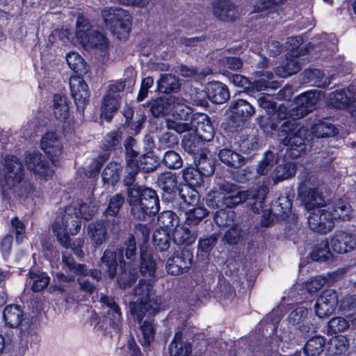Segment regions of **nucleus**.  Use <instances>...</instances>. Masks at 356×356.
Here are the masks:
<instances>
[{"mask_svg":"<svg viewBox=\"0 0 356 356\" xmlns=\"http://www.w3.org/2000/svg\"><path fill=\"white\" fill-rule=\"evenodd\" d=\"M338 133L335 127L327 122H319L314 124L312 131L300 124L296 121L289 120L284 122L280 127L277 132V139L281 144L289 146L291 149L296 150L299 156L300 153L305 152L312 135L317 138L331 137Z\"/></svg>","mask_w":356,"mask_h":356,"instance_id":"1","label":"nucleus"},{"mask_svg":"<svg viewBox=\"0 0 356 356\" xmlns=\"http://www.w3.org/2000/svg\"><path fill=\"white\" fill-rule=\"evenodd\" d=\"M3 170L4 175L0 179L3 198H10L12 194L23 197L35 190L30 181L24 180V167L17 156H7Z\"/></svg>","mask_w":356,"mask_h":356,"instance_id":"2","label":"nucleus"},{"mask_svg":"<svg viewBox=\"0 0 356 356\" xmlns=\"http://www.w3.org/2000/svg\"><path fill=\"white\" fill-rule=\"evenodd\" d=\"M81 220L75 207H66L52 225V229L59 243L64 248L71 247L68 234L76 235L80 230Z\"/></svg>","mask_w":356,"mask_h":356,"instance_id":"3","label":"nucleus"},{"mask_svg":"<svg viewBox=\"0 0 356 356\" xmlns=\"http://www.w3.org/2000/svg\"><path fill=\"white\" fill-rule=\"evenodd\" d=\"M134 296L138 297V299L131 307V314L139 323L147 313L152 315L159 310L160 300L154 299L153 286L149 281L140 280L134 289Z\"/></svg>","mask_w":356,"mask_h":356,"instance_id":"4","label":"nucleus"},{"mask_svg":"<svg viewBox=\"0 0 356 356\" xmlns=\"http://www.w3.org/2000/svg\"><path fill=\"white\" fill-rule=\"evenodd\" d=\"M76 37L86 49L99 48L102 51L108 47V39L101 33L90 29V24L82 17L76 20Z\"/></svg>","mask_w":356,"mask_h":356,"instance_id":"5","label":"nucleus"},{"mask_svg":"<svg viewBox=\"0 0 356 356\" xmlns=\"http://www.w3.org/2000/svg\"><path fill=\"white\" fill-rule=\"evenodd\" d=\"M193 261V254L192 251L187 248H184L176 251L168 258L165 266L166 270L168 274L172 275L184 274L192 267Z\"/></svg>","mask_w":356,"mask_h":356,"instance_id":"6","label":"nucleus"},{"mask_svg":"<svg viewBox=\"0 0 356 356\" xmlns=\"http://www.w3.org/2000/svg\"><path fill=\"white\" fill-rule=\"evenodd\" d=\"M25 162L28 169L40 178L47 179L54 174L49 161L40 152L28 153Z\"/></svg>","mask_w":356,"mask_h":356,"instance_id":"7","label":"nucleus"},{"mask_svg":"<svg viewBox=\"0 0 356 356\" xmlns=\"http://www.w3.org/2000/svg\"><path fill=\"white\" fill-rule=\"evenodd\" d=\"M307 219L310 229L318 233L326 234L334 227L332 213L324 209L313 210L309 213Z\"/></svg>","mask_w":356,"mask_h":356,"instance_id":"8","label":"nucleus"},{"mask_svg":"<svg viewBox=\"0 0 356 356\" xmlns=\"http://www.w3.org/2000/svg\"><path fill=\"white\" fill-rule=\"evenodd\" d=\"M131 15L122 8L113 9V35L119 40H126L131 30Z\"/></svg>","mask_w":356,"mask_h":356,"instance_id":"9","label":"nucleus"},{"mask_svg":"<svg viewBox=\"0 0 356 356\" xmlns=\"http://www.w3.org/2000/svg\"><path fill=\"white\" fill-rule=\"evenodd\" d=\"M338 305V296L334 290L323 291L317 298L315 304V312L321 318L330 316Z\"/></svg>","mask_w":356,"mask_h":356,"instance_id":"10","label":"nucleus"},{"mask_svg":"<svg viewBox=\"0 0 356 356\" xmlns=\"http://www.w3.org/2000/svg\"><path fill=\"white\" fill-rule=\"evenodd\" d=\"M211 5L213 15L220 21L231 22L239 16L238 8L230 0H212Z\"/></svg>","mask_w":356,"mask_h":356,"instance_id":"11","label":"nucleus"},{"mask_svg":"<svg viewBox=\"0 0 356 356\" xmlns=\"http://www.w3.org/2000/svg\"><path fill=\"white\" fill-rule=\"evenodd\" d=\"M244 194L238 196L222 197L217 191H212L208 194L206 199V204L210 209L217 211L224 210L226 208H232L244 202Z\"/></svg>","mask_w":356,"mask_h":356,"instance_id":"12","label":"nucleus"},{"mask_svg":"<svg viewBox=\"0 0 356 356\" xmlns=\"http://www.w3.org/2000/svg\"><path fill=\"white\" fill-rule=\"evenodd\" d=\"M298 195L301 204L308 211L321 208L325 204L324 197L316 188L299 186Z\"/></svg>","mask_w":356,"mask_h":356,"instance_id":"13","label":"nucleus"},{"mask_svg":"<svg viewBox=\"0 0 356 356\" xmlns=\"http://www.w3.org/2000/svg\"><path fill=\"white\" fill-rule=\"evenodd\" d=\"M116 264L115 272L120 274L117 278V283L119 287L122 289H125L130 287L137 279V275L135 273L131 270L127 271L125 269L126 264L124 261L123 250L119 249L115 254V259H113V266Z\"/></svg>","mask_w":356,"mask_h":356,"instance_id":"14","label":"nucleus"},{"mask_svg":"<svg viewBox=\"0 0 356 356\" xmlns=\"http://www.w3.org/2000/svg\"><path fill=\"white\" fill-rule=\"evenodd\" d=\"M319 100V92L310 90L301 94L296 99V108L293 109V115L298 118L305 117L312 112Z\"/></svg>","mask_w":356,"mask_h":356,"instance_id":"15","label":"nucleus"},{"mask_svg":"<svg viewBox=\"0 0 356 356\" xmlns=\"http://www.w3.org/2000/svg\"><path fill=\"white\" fill-rule=\"evenodd\" d=\"M156 184L163 191V197L167 201L175 199L180 188L178 186L177 176L171 172L160 173L157 177Z\"/></svg>","mask_w":356,"mask_h":356,"instance_id":"16","label":"nucleus"},{"mask_svg":"<svg viewBox=\"0 0 356 356\" xmlns=\"http://www.w3.org/2000/svg\"><path fill=\"white\" fill-rule=\"evenodd\" d=\"M82 75L72 76L70 79L71 95L79 108H83L88 102L90 93Z\"/></svg>","mask_w":356,"mask_h":356,"instance_id":"17","label":"nucleus"},{"mask_svg":"<svg viewBox=\"0 0 356 356\" xmlns=\"http://www.w3.org/2000/svg\"><path fill=\"white\" fill-rule=\"evenodd\" d=\"M193 128L195 127V135L202 140L211 141L213 140L215 131L209 118L204 113L195 114L192 118Z\"/></svg>","mask_w":356,"mask_h":356,"instance_id":"18","label":"nucleus"},{"mask_svg":"<svg viewBox=\"0 0 356 356\" xmlns=\"http://www.w3.org/2000/svg\"><path fill=\"white\" fill-rule=\"evenodd\" d=\"M42 149L49 156L52 164L56 163V159L62 152V145L58 135L55 132H47L40 141Z\"/></svg>","mask_w":356,"mask_h":356,"instance_id":"19","label":"nucleus"},{"mask_svg":"<svg viewBox=\"0 0 356 356\" xmlns=\"http://www.w3.org/2000/svg\"><path fill=\"white\" fill-rule=\"evenodd\" d=\"M330 245L334 252L346 253L356 247V238L350 234L339 232L331 239Z\"/></svg>","mask_w":356,"mask_h":356,"instance_id":"20","label":"nucleus"},{"mask_svg":"<svg viewBox=\"0 0 356 356\" xmlns=\"http://www.w3.org/2000/svg\"><path fill=\"white\" fill-rule=\"evenodd\" d=\"M218 157L224 165L233 169L241 168L248 161L247 158L227 146L218 151Z\"/></svg>","mask_w":356,"mask_h":356,"instance_id":"21","label":"nucleus"},{"mask_svg":"<svg viewBox=\"0 0 356 356\" xmlns=\"http://www.w3.org/2000/svg\"><path fill=\"white\" fill-rule=\"evenodd\" d=\"M207 96L213 102L221 104L229 99V92L227 87L218 81H213L207 86Z\"/></svg>","mask_w":356,"mask_h":356,"instance_id":"22","label":"nucleus"},{"mask_svg":"<svg viewBox=\"0 0 356 356\" xmlns=\"http://www.w3.org/2000/svg\"><path fill=\"white\" fill-rule=\"evenodd\" d=\"M139 202L145 208L149 216L156 214L160 209L159 199L156 191L151 188H144L142 190V197Z\"/></svg>","mask_w":356,"mask_h":356,"instance_id":"23","label":"nucleus"},{"mask_svg":"<svg viewBox=\"0 0 356 356\" xmlns=\"http://www.w3.org/2000/svg\"><path fill=\"white\" fill-rule=\"evenodd\" d=\"M174 96L169 97H159L148 102L147 106L154 118H163L171 113V104L173 102Z\"/></svg>","mask_w":356,"mask_h":356,"instance_id":"24","label":"nucleus"},{"mask_svg":"<svg viewBox=\"0 0 356 356\" xmlns=\"http://www.w3.org/2000/svg\"><path fill=\"white\" fill-rule=\"evenodd\" d=\"M181 146L185 152L194 155V157L202 152L207 151L204 149V141L193 133H188L184 136Z\"/></svg>","mask_w":356,"mask_h":356,"instance_id":"25","label":"nucleus"},{"mask_svg":"<svg viewBox=\"0 0 356 356\" xmlns=\"http://www.w3.org/2000/svg\"><path fill=\"white\" fill-rule=\"evenodd\" d=\"M229 108L232 113H234V115H236L245 122L255 113V109L252 104L243 99L232 101L230 103Z\"/></svg>","mask_w":356,"mask_h":356,"instance_id":"26","label":"nucleus"},{"mask_svg":"<svg viewBox=\"0 0 356 356\" xmlns=\"http://www.w3.org/2000/svg\"><path fill=\"white\" fill-rule=\"evenodd\" d=\"M191 345L182 339V333L176 332L172 341L169 345L170 356H191Z\"/></svg>","mask_w":356,"mask_h":356,"instance_id":"27","label":"nucleus"},{"mask_svg":"<svg viewBox=\"0 0 356 356\" xmlns=\"http://www.w3.org/2000/svg\"><path fill=\"white\" fill-rule=\"evenodd\" d=\"M108 223L97 220L88 226V234L97 245L102 244L108 238L107 227Z\"/></svg>","mask_w":356,"mask_h":356,"instance_id":"28","label":"nucleus"},{"mask_svg":"<svg viewBox=\"0 0 356 356\" xmlns=\"http://www.w3.org/2000/svg\"><path fill=\"white\" fill-rule=\"evenodd\" d=\"M196 168L204 177L211 176L215 170V160L211 156H208V151L200 153L194 157Z\"/></svg>","mask_w":356,"mask_h":356,"instance_id":"29","label":"nucleus"},{"mask_svg":"<svg viewBox=\"0 0 356 356\" xmlns=\"http://www.w3.org/2000/svg\"><path fill=\"white\" fill-rule=\"evenodd\" d=\"M158 90L161 92H177L180 89L179 79L172 74H162L157 81Z\"/></svg>","mask_w":356,"mask_h":356,"instance_id":"30","label":"nucleus"},{"mask_svg":"<svg viewBox=\"0 0 356 356\" xmlns=\"http://www.w3.org/2000/svg\"><path fill=\"white\" fill-rule=\"evenodd\" d=\"M173 102L171 104V113L177 120L188 121L194 115L191 109L185 104L183 98L174 96Z\"/></svg>","mask_w":356,"mask_h":356,"instance_id":"31","label":"nucleus"},{"mask_svg":"<svg viewBox=\"0 0 356 356\" xmlns=\"http://www.w3.org/2000/svg\"><path fill=\"white\" fill-rule=\"evenodd\" d=\"M3 320L10 327H17L23 320V312L17 305H10L3 310Z\"/></svg>","mask_w":356,"mask_h":356,"instance_id":"32","label":"nucleus"},{"mask_svg":"<svg viewBox=\"0 0 356 356\" xmlns=\"http://www.w3.org/2000/svg\"><path fill=\"white\" fill-rule=\"evenodd\" d=\"M196 237L195 232L190 230L185 225L181 227H179V225L176 227L172 234L173 242L178 245H191L195 242Z\"/></svg>","mask_w":356,"mask_h":356,"instance_id":"33","label":"nucleus"},{"mask_svg":"<svg viewBox=\"0 0 356 356\" xmlns=\"http://www.w3.org/2000/svg\"><path fill=\"white\" fill-rule=\"evenodd\" d=\"M140 270L144 276H154L156 264L152 256L144 247L140 248Z\"/></svg>","mask_w":356,"mask_h":356,"instance_id":"34","label":"nucleus"},{"mask_svg":"<svg viewBox=\"0 0 356 356\" xmlns=\"http://www.w3.org/2000/svg\"><path fill=\"white\" fill-rule=\"evenodd\" d=\"M134 165L138 168L137 170L138 171L144 173H150L157 168L159 163L153 154L148 152L141 155L137 161L134 162Z\"/></svg>","mask_w":356,"mask_h":356,"instance_id":"35","label":"nucleus"},{"mask_svg":"<svg viewBox=\"0 0 356 356\" xmlns=\"http://www.w3.org/2000/svg\"><path fill=\"white\" fill-rule=\"evenodd\" d=\"M325 339L320 336L309 339L303 348L305 356H320L324 351Z\"/></svg>","mask_w":356,"mask_h":356,"instance_id":"36","label":"nucleus"},{"mask_svg":"<svg viewBox=\"0 0 356 356\" xmlns=\"http://www.w3.org/2000/svg\"><path fill=\"white\" fill-rule=\"evenodd\" d=\"M49 281V277L44 272L31 271L29 273V284L34 292H39L45 289Z\"/></svg>","mask_w":356,"mask_h":356,"instance_id":"37","label":"nucleus"},{"mask_svg":"<svg viewBox=\"0 0 356 356\" xmlns=\"http://www.w3.org/2000/svg\"><path fill=\"white\" fill-rule=\"evenodd\" d=\"M296 168L294 163H287L277 165L271 175L275 184L295 176Z\"/></svg>","mask_w":356,"mask_h":356,"instance_id":"38","label":"nucleus"},{"mask_svg":"<svg viewBox=\"0 0 356 356\" xmlns=\"http://www.w3.org/2000/svg\"><path fill=\"white\" fill-rule=\"evenodd\" d=\"M66 60L69 67L77 74L85 75L88 73V69L83 58L74 51L67 54Z\"/></svg>","mask_w":356,"mask_h":356,"instance_id":"39","label":"nucleus"},{"mask_svg":"<svg viewBox=\"0 0 356 356\" xmlns=\"http://www.w3.org/2000/svg\"><path fill=\"white\" fill-rule=\"evenodd\" d=\"M157 223L161 229H174L179 225V218L172 211H164L159 214Z\"/></svg>","mask_w":356,"mask_h":356,"instance_id":"40","label":"nucleus"},{"mask_svg":"<svg viewBox=\"0 0 356 356\" xmlns=\"http://www.w3.org/2000/svg\"><path fill=\"white\" fill-rule=\"evenodd\" d=\"M177 195L181 201L180 204L182 202L188 206H195L198 203L199 193L193 188L183 186L180 187Z\"/></svg>","mask_w":356,"mask_h":356,"instance_id":"41","label":"nucleus"},{"mask_svg":"<svg viewBox=\"0 0 356 356\" xmlns=\"http://www.w3.org/2000/svg\"><path fill=\"white\" fill-rule=\"evenodd\" d=\"M69 113V106L66 97L60 95L54 96V114L59 120H65Z\"/></svg>","mask_w":356,"mask_h":356,"instance_id":"42","label":"nucleus"},{"mask_svg":"<svg viewBox=\"0 0 356 356\" xmlns=\"http://www.w3.org/2000/svg\"><path fill=\"white\" fill-rule=\"evenodd\" d=\"M217 186L219 191L228 194L227 196H238L240 194H244V202L248 200L250 194L248 191H241L238 185L230 183L225 180H220L217 183Z\"/></svg>","mask_w":356,"mask_h":356,"instance_id":"43","label":"nucleus"},{"mask_svg":"<svg viewBox=\"0 0 356 356\" xmlns=\"http://www.w3.org/2000/svg\"><path fill=\"white\" fill-rule=\"evenodd\" d=\"M186 215V218L184 225L194 227L197 225L208 215V211L207 209L198 207L189 209Z\"/></svg>","mask_w":356,"mask_h":356,"instance_id":"44","label":"nucleus"},{"mask_svg":"<svg viewBox=\"0 0 356 356\" xmlns=\"http://www.w3.org/2000/svg\"><path fill=\"white\" fill-rule=\"evenodd\" d=\"M62 262L64 267L67 268V272L73 273L80 275H88V270L85 264H76L73 257L63 255Z\"/></svg>","mask_w":356,"mask_h":356,"instance_id":"45","label":"nucleus"},{"mask_svg":"<svg viewBox=\"0 0 356 356\" xmlns=\"http://www.w3.org/2000/svg\"><path fill=\"white\" fill-rule=\"evenodd\" d=\"M110 147L111 143L109 140L106 141V144H103V149L106 151L103 154H101L97 160L95 165L90 166L89 170L86 172V175L88 177H95L99 171L100 167L103 163L107 161L110 157Z\"/></svg>","mask_w":356,"mask_h":356,"instance_id":"46","label":"nucleus"},{"mask_svg":"<svg viewBox=\"0 0 356 356\" xmlns=\"http://www.w3.org/2000/svg\"><path fill=\"white\" fill-rule=\"evenodd\" d=\"M162 163L169 169H179L182 167L183 161L179 153L174 150H168L165 152Z\"/></svg>","mask_w":356,"mask_h":356,"instance_id":"47","label":"nucleus"},{"mask_svg":"<svg viewBox=\"0 0 356 356\" xmlns=\"http://www.w3.org/2000/svg\"><path fill=\"white\" fill-rule=\"evenodd\" d=\"M153 242L160 251H165L170 247V236L165 229H157L154 232Z\"/></svg>","mask_w":356,"mask_h":356,"instance_id":"48","label":"nucleus"},{"mask_svg":"<svg viewBox=\"0 0 356 356\" xmlns=\"http://www.w3.org/2000/svg\"><path fill=\"white\" fill-rule=\"evenodd\" d=\"M332 256L327 241H323L319 243L311 253V257L316 261H325L329 260Z\"/></svg>","mask_w":356,"mask_h":356,"instance_id":"49","label":"nucleus"},{"mask_svg":"<svg viewBox=\"0 0 356 356\" xmlns=\"http://www.w3.org/2000/svg\"><path fill=\"white\" fill-rule=\"evenodd\" d=\"M273 76L272 72H267L260 79L255 80L252 83V87L257 91H262L268 88H278V83L270 81L273 79Z\"/></svg>","mask_w":356,"mask_h":356,"instance_id":"50","label":"nucleus"},{"mask_svg":"<svg viewBox=\"0 0 356 356\" xmlns=\"http://www.w3.org/2000/svg\"><path fill=\"white\" fill-rule=\"evenodd\" d=\"M343 90H337L330 95V103L337 108H343L350 104L351 99Z\"/></svg>","mask_w":356,"mask_h":356,"instance_id":"51","label":"nucleus"},{"mask_svg":"<svg viewBox=\"0 0 356 356\" xmlns=\"http://www.w3.org/2000/svg\"><path fill=\"white\" fill-rule=\"evenodd\" d=\"M351 212V206L347 202L339 200L333 206V218H339L343 220L349 219V215Z\"/></svg>","mask_w":356,"mask_h":356,"instance_id":"52","label":"nucleus"},{"mask_svg":"<svg viewBox=\"0 0 356 356\" xmlns=\"http://www.w3.org/2000/svg\"><path fill=\"white\" fill-rule=\"evenodd\" d=\"M178 144L177 136L170 131L163 133L158 138V145L160 149H172Z\"/></svg>","mask_w":356,"mask_h":356,"instance_id":"53","label":"nucleus"},{"mask_svg":"<svg viewBox=\"0 0 356 356\" xmlns=\"http://www.w3.org/2000/svg\"><path fill=\"white\" fill-rule=\"evenodd\" d=\"M250 194L248 200H253L252 202L253 209H259L263 207V204L266 200V196L268 193V188L265 186H261L258 188L256 192L248 191Z\"/></svg>","mask_w":356,"mask_h":356,"instance_id":"54","label":"nucleus"},{"mask_svg":"<svg viewBox=\"0 0 356 356\" xmlns=\"http://www.w3.org/2000/svg\"><path fill=\"white\" fill-rule=\"evenodd\" d=\"M305 78L307 82L312 83L318 87L325 86L326 81H323L324 73L318 69H308L305 70Z\"/></svg>","mask_w":356,"mask_h":356,"instance_id":"55","label":"nucleus"},{"mask_svg":"<svg viewBox=\"0 0 356 356\" xmlns=\"http://www.w3.org/2000/svg\"><path fill=\"white\" fill-rule=\"evenodd\" d=\"M241 241L242 229L236 225L227 229L222 238V241L229 245H236Z\"/></svg>","mask_w":356,"mask_h":356,"instance_id":"56","label":"nucleus"},{"mask_svg":"<svg viewBox=\"0 0 356 356\" xmlns=\"http://www.w3.org/2000/svg\"><path fill=\"white\" fill-rule=\"evenodd\" d=\"M349 327L348 321L343 317H334L327 323V332L330 334L345 331Z\"/></svg>","mask_w":356,"mask_h":356,"instance_id":"57","label":"nucleus"},{"mask_svg":"<svg viewBox=\"0 0 356 356\" xmlns=\"http://www.w3.org/2000/svg\"><path fill=\"white\" fill-rule=\"evenodd\" d=\"M143 338L140 339L143 346H148L154 339V327L151 322L145 321L140 325Z\"/></svg>","mask_w":356,"mask_h":356,"instance_id":"58","label":"nucleus"},{"mask_svg":"<svg viewBox=\"0 0 356 356\" xmlns=\"http://www.w3.org/2000/svg\"><path fill=\"white\" fill-rule=\"evenodd\" d=\"M308 309L304 307H299L293 310L288 316L289 323L293 325H300L307 319Z\"/></svg>","mask_w":356,"mask_h":356,"instance_id":"59","label":"nucleus"},{"mask_svg":"<svg viewBox=\"0 0 356 356\" xmlns=\"http://www.w3.org/2000/svg\"><path fill=\"white\" fill-rule=\"evenodd\" d=\"M166 127L170 130H174L178 134L190 131L193 129L192 118L190 122L181 120H166Z\"/></svg>","mask_w":356,"mask_h":356,"instance_id":"60","label":"nucleus"},{"mask_svg":"<svg viewBox=\"0 0 356 356\" xmlns=\"http://www.w3.org/2000/svg\"><path fill=\"white\" fill-rule=\"evenodd\" d=\"M202 176L197 168H187L183 172L184 179L191 186L200 185L202 181Z\"/></svg>","mask_w":356,"mask_h":356,"instance_id":"61","label":"nucleus"},{"mask_svg":"<svg viewBox=\"0 0 356 356\" xmlns=\"http://www.w3.org/2000/svg\"><path fill=\"white\" fill-rule=\"evenodd\" d=\"M302 63L300 58L298 57H293L291 58H286V63L283 67L284 74L282 76H291L297 73L301 69Z\"/></svg>","mask_w":356,"mask_h":356,"instance_id":"62","label":"nucleus"},{"mask_svg":"<svg viewBox=\"0 0 356 356\" xmlns=\"http://www.w3.org/2000/svg\"><path fill=\"white\" fill-rule=\"evenodd\" d=\"M100 111L101 122H103L104 120H106L107 122H110L111 120V95L109 92L103 98Z\"/></svg>","mask_w":356,"mask_h":356,"instance_id":"63","label":"nucleus"},{"mask_svg":"<svg viewBox=\"0 0 356 356\" xmlns=\"http://www.w3.org/2000/svg\"><path fill=\"white\" fill-rule=\"evenodd\" d=\"M137 169L134 165V161H127L126 170L127 174L123 179V183L126 186L130 187L134 185L136 176L139 172Z\"/></svg>","mask_w":356,"mask_h":356,"instance_id":"64","label":"nucleus"}]
</instances>
